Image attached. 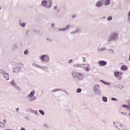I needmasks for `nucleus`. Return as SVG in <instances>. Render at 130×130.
Masks as SVG:
<instances>
[{"label":"nucleus","mask_w":130,"mask_h":130,"mask_svg":"<svg viewBox=\"0 0 130 130\" xmlns=\"http://www.w3.org/2000/svg\"><path fill=\"white\" fill-rule=\"evenodd\" d=\"M72 75L74 78H77L78 79H81V77L83 76V74L76 72L73 73Z\"/></svg>","instance_id":"obj_1"},{"label":"nucleus","mask_w":130,"mask_h":130,"mask_svg":"<svg viewBox=\"0 0 130 130\" xmlns=\"http://www.w3.org/2000/svg\"><path fill=\"white\" fill-rule=\"evenodd\" d=\"M40 59L42 61H47L49 58H48V56L46 55H43L40 57Z\"/></svg>","instance_id":"obj_2"},{"label":"nucleus","mask_w":130,"mask_h":130,"mask_svg":"<svg viewBox=\"0 0 130 130\" xmlns=\"http://www.w3.org/2000/svg\"><path fill=\"white\" fill-rule=\"evenodd\" d=\"M98 62L99 64L101 66V67H104V66H106V64H107L106 61L103 60L99 61Z\"/></svg>","instance_id":"obj_3"},{"label":"nucleus","mask_w":130,"mask_h":130,"mask_svg":"<svg viewBox=\"0 0 130 130\" xmlns=\"http://www.w3.org/2000/svg\"><path fill=\"white\" fill-rule=\"evenodd\" d=\"M3 76L6 80H8L9 79H10V75H9L8 74L5 73L3 75Z\"/></svg>","instance_id":"obj_4"},{"label":"nucleus","mask_w":130,"mask_h":130,"mask_svg":"<svg viewBox=\"0 0 130 130\" xmlns=\"http://www.w3.org/2000/svg\"><path fill=\"white\" fill-rule=\"evenodd\" d=\"M114 74L116 77H119V76H121L122 75V73L118 72H115Z\"/></svg>","instance_id":"obj_5"},{"label":"nucleus","mask_w":130,"mask_h":130,"mask_svg":"<svg viewBox=\"0 0 130 130\" xmlns=\"http://www.w3.org/2000/svg\"><path fill=\"white\" fill-rule=\"evenodd\" d=\"M121 70H122V71H126V70H127V67L125 65H123L121 67Z\"/></svg>","instance_id":"obj_6"},{"label":"nucleus","mask_w":130,"mask_h":130,"mask_svg":"<svg viewBox=\"0 0 130 130\" xmlns=\"http://www.w3.org/2000/svg\"><path fill=\"white\" fill-rule=\"evenodd\" d=\"M34 94H35V91H32L29 94V97H33L34 95Z\"/></svg>","instance_id":"obj_7"},{"label":"nucleus","mask_w":130,"mask_h":130,"mask_svg":"<svg viewBox=\"0 0 130 130\" xmlns=\"http://www.w3.org/2000/svg\"><path fill=\"white\" fill-rule=\"evenodd\" d=\"M42 6H44V7H45L46 5H47V2L46 1H43L42 2Z\"/></svg>","instance_id":"obj_8"},{"label":"nucleus","mask_w":130,"mask_h":130,"mask_svg":"<svg viewBox=\"0 0 130 130\" xmlns=\"http://www.w3.org/2000/svg\"><path fill=\"white\" fill-rule=\"evenodd\" d=\"M122 107L127 108V110H130V106H126V105H123Z\"/></svg>","instance_id":"obj_9"},{"label":"nucleus","mask_w":130,"mask_h":130,"mask_svg":"<svg viewBox=\"0 0 130 130\" xmlns=\"http://www.w3.org/2000/svg\"><path fill=\"white\" fill-rule=\"evenodd\" d=\"M101 6H102V3L101 2H99L96 4V6L98 7V8L101 7Z\"/></svg>","instance_id":"obj_10"},{"label":"nucleus","mask_w":130,"mask_h":130,"mask_svg":"<svg viewBox=\"0 0 130 130\" xmlns=\"http://www.w3.org/2000/svg\"><path fill=\"white\" fill-rule=\"evenodd\" d=\"M112 36L113 37V39H115V38H117V34L116 33L113 34Z\"/></svg>","instance_id":"obj_11"},{"label":"nucleus","mask_w":130,"mask_h":130,"mask_svg":"<svg viewBox=\"0 0 130 130\" xmlns=\"http://www.w3.org/2000/svg\"><path fill=\"white\" fill-rule=\"evenodd\" d=\"M103 101H104V102H107V98L106 96H103Z\"/></svg>","instance_id":"obj_12"},{"label":"nucleus","mask_w":130,"mask_h":130,"mask_svg":"<svg viewBox=\"0 0 130 130\" xmlns=\"http://www.w3.org/2000/svg\"><path fill=\"white\" fill-rule=\"evenodd\" d=\"M105 4L107 6H108L110 4V0H106Z\"/></svg>","instance_id":"obj_13"},{"label":"nucleus","mask_w":130,"mask_h":130,"mask_svg":"<svg viewBox=\"0 0 130 130\" xmlns=\"http://www.w3.org/2000/svg\"><path fill=\"white\" fill-rule=\"evenodd\" d=\"M69 28H70V25H68L66 27V28H63L62 29V31H66V30H68V29H69Z\"/></svg>","instance_id":"obj_14"},{"label":"nucleus","mask_w":130,"mask_h":130,"mask_svg":"<svg viewBox=\"0 0 130 130\" xmlns=\"http://www.w3.org/2000/svg\"><path fill=\"white\" fill-rule=\"evenodd\" d=\"M77 92H78V93H81V92H82V89L81 88H78Z\"/></svg>","instance_id":"obj_15"},{"label":"nucleus","mask_w":130,"mask_h":130,"mask_svg":"<svg viewBox=\"0 0 130 130\" xmlns=\"http://www.w3.org/2000/svg\"><path fill=\"white\" fill-rule=\"evenodd\" d=\"M39 112L40 113H41V114H42V115H44V112L41 110H39Z\"/></svg>","instance_id":"obj_16"},{"label":"nucleus","mask_w":130,"mask_h":130,"mask_svg":"<svg viewBox=\"0 0 130 130\" xmlns=\"http://www.w3.org/2000/svg\"><path fill=\"white\" fill-rule=\"evenodd\" d=\"M107 20H108V21H111V20H112V17L109 16L108 17Z\"/></svg>","instance_id":"obj_17"},{"label":"nucleus","mask_w":130,"mask_h":130,"mask_svg":"<svg viewBox=\"0 0 130 130\" xmlns=\"http://www.w3.org/2000/svg\"><path fill=\"white\" fill-rule=\"evenodd\" d=\"M11 84L12 85H13V86H15L16 85V83H15V82H14V80H12V81L11 82Z\"/></svg>","instance_id":"obj_18"},{"label":"nucleus","mask_w":130,"mask_h":130,"mask_svg":"<svg viewBox=\"0 0 130 130\" xmlns=\"http://www.w3.org/2000/svg\"><path fill=\"white\" fill-rule=\"evenodd\" d=\"M85 71H86V72H89V71H90V68L89 67H87L85 69Z\"/></svg>","instance_id":"obj_19"},{"label":"nucleus","mask_w":130,"mask_h":130,"mask_svg":"<svg viewBox=\"0 0 130 130\" xmlns=\"http://www.w3.org/2000/svg\"><path fill=\"white\" fill-rule=\"evenodd\" d=\"M24 53L25 54H28V50H26L24 52Z\"/></svg>","instance_id":"obj_20"},{"label":"nucleus","mask_w":130,"mask_h":130,"mask_svg":"<svg viewBox=\"0 0 130 130\" xmlns=\"http://www.w3.org/2000/svg\"><path fill=\"white\" fill-rule=\"evenodd\" d=\"M83 62H85V61H86V58H85V57L83 58Z\"/></svg>","instance_id":"obj_21"},{"label":"nucleus","mask_w":130,"mask_h":130,"mask_svg":"<svg viewBox=\"0 0 130 130\" xmlns=\"http://www.w3.org/2000/svg\"><path fill=\"white\" fill-rule=\"evenodd\" d=\"M111 100L114 101H116V99H115V98H112L111 99Z\"/></svg>","instance_id":"obj_22"},{"label":"nucleus","mask_w":130,"mask_h":130,"mask_svg":"<svg viewBox=\"0 0 130 130\" xmlns=\"http://www.w3.org/2000/svg\"><path fill=\"white\" fill-rule=\"evenodd\" d=\"M123 128L121 129V130H126L125 129V127L124 126H122Z\"/></svg>","instance_id":"obj_23"},{"label":"nucleus","mask_w":130,"mask_h":130,"mask_svg":"<svg viewBox=\"0 0 130 130\" xmlns=\"http://www.w3.org/2000/svg\"><path fill=\"white\" fill-rule=\"evenodd\" d=\"M22 27H25V23H22L21 24Z\"/></svg>","instance_id":"obj_24"},{"label":"nucleus","mask_w":130,"mask_h":130,"mask_svg":"<svg viewBox=\"0 0 130 130\" xmlns=\"http://www.w3.org/2000/svg\"><path fill=\"white\" fill-rule=\"evenodd\" d=\"M71 62H73V60H70L69 63H71Z\"/></svg>","instance_id":"obj_25"},{"label":"nucleus","mask_w":130,"mask_h":130,"mask_svg":"<svg viewBox=\"0 0 130 130\" xmlns=\"http://www.w3.org/2000/svg\"><path fill=\"white\" fill-rule=\"evenodd\" d=\"M121 113H122V114H126V113H123V112H121Z\"/></svg>","instance_id":"obj_26"},{"label":"nucleus","mask_w":130,"mask_h":130,"mask_svg":"<svg viewBox=\"0 0 130 130\" xmlns=\"http://www.w3.org/2000/svg\"><path fill=\"white\" fill-rule=\"evenodd\" d=\"M74 67H76L77 68L79 67V65H75Z\"/></svg>","instance_id":"obj_27"},{"label":"nucleus","mask_w":130,"mask_h":130,"mask_svg":"<svg viewBox=\"0 0 130 130\" xmlns=\"http://www.w3.org/2000/svg\"><path fill=\"white\" fill-rule=\"evenodd\" d=\"M16 110H17V112L19 111V108H17Z\"/></svg>","instance_id":"obj_28"},{"label":"nucleus","mask_w":130,"mask_h":130,"mask_svg":"<svg viewBox=\"0 0 130 130\" xmlns=\"http://www.w3.org/2000/svg\"><path fill=\"white\" fill-rule=\"evenodd\" d=\"M128 15H129V16H130V11L129 12Z\"/></svg>","instance_id":"obj_29"},{"label":"nucleus","mask_w":130,"mask_h":130,"mask_svg":"<svg viewBox=\"0 0 130 130\" xmlns=\"http://www.w3.org/2000/svg\"><path fill=\"white\" fill-rule=\"evenodd\" d=\"M129 60H130V55L129 56Z\"/></svg>","instance_id":"obj_30"},{"label":"nucleus","mask_w":130,"mask_h":130,"mask_svg":"<svg viewBox=\"0 0 130 130\" xmlns=\"http://www.w3.org/2000/svg\"><path fill=\"white\" fill-rule=\"evenodd\" d=\"M55 9H56V7H55Z\"/></svg>","instance_id":"obj_31"},{"label":"nucleus","mask_w":130,"mask_h":130,"mask_svg":"<svg viewBox=\"0 0 130 130\" xmlns=\"http://www.w3.org/2000/svg\"><path fill=\"white\" fill-rule=\"evenodd\" d=\"M105 83H106V82H104V84H105Z\"/></svg>","instance_id":"obj_32"},{"label":"nucleus","mask_w":130,"mask_h":130,"mask_svg":"<svg viewBox=\"0 0 130 130\" xmlns=\"http://www.w3.org/2000/svg\"><path fill=\"white\" fill-rule=\"evenodd\" d=\"M105 83H106V82H104V84H105Z\"/></svg>","instance_id":"obj_33"},{"label":"nucleus","mask_w":130,"mask_h":130,"mask_svg":"<svg viewBox=\"0 0 130 130\" xmlns=\"http://www.w3.org/2000/svg\"><path fill=\"white\" fill-rule=\"evenodd\" d=\"M1 9V7H0V10Z\"/></svg>","instance_id":"obj_34"}]
</instances>
